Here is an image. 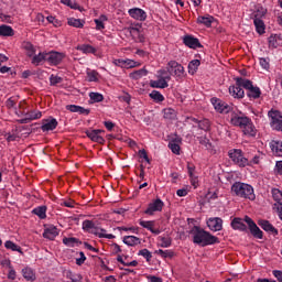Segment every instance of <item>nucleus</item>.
I'll list each match as a JSON object with an SVG mask.
<instances>
[{
    "label": "nucleus",
    "mask_w": 282,
    "mask_h": 282,
    "mask_svg": "<svg viewBox=\"0 0 282 282\" xmlns=\"http://www.w3.org/2000/svg\"><path fill=\"white\" fill-rule=\"evenodd\" d=\"M230 124L232 127H239L242 129L245 135L249 138H254L257 135V128L252 123V119L243 115L241 111H231L230 112Z\"/></svg>",
    "instance_id": "obj_1"
},
{
    "label": "nucleus",
    "mask_w": 282,
    "mask_h": 282,
    "mask_svg": "<svg viewBox=\"0 0 282 282\" xmlns=\"http://www.w3.org/2000/svg\"><path fill=\"white\" fill-rule=\"evenodd\" d=\"M189 235L193 237V243L205 248V246H215V243H219V238L213 236L210 232L202 229L198 226H194Z\"/></svg>",
    "instance_id": "obj_2"
},
{
    "label": "nucleus",
    "mask_w": 282,
    "mask_h": 282,
    "mask_svg": "<svg viewBox=\"0 0 282 282\" xmlns=\"http://www.w3.org/2000/svg\"><path fill=\"white\" fill-rule=\"evenodd\" d=\"M231 193L236 195V197H242V199H250V202H254V188L250 184L236 182L231 186Z\"/></svg>",
    "instance_id": "obj_3"
},
{
    "label": "nucleus",
    "mask_w": 282,
    "mask_h": 282,
    "mask_svg": "<svg viewBox=\"0 0 282 282\" xmlns=\"http://www.w3.org/2000/svg\"><path fill=\"white\" fill-rule=\"evenodd\" d=\"M82 226L83 230L96 235L97 237H99V239H115L116 237L112 234H107V230L105 229L97 228L94 221L91 220H84Z\"/></svg>",
    "instance_id": "obj_4"
},
{
    "label": "nucleus",
    "mask_w": 282,
    "mask_h": 282,
    "mask_svg": "<svg viewBox=\"0 0 282 282\" xmlns=\"http://www.w3.org/2000/svg\"><path fill=\"white\" fill-rule=\"evenodd\" d=\"M236 80L238 85H242L243 89H247V96L250 98V100H257V98H261V88L252 85V82L241 77H237Z\"/></svg>",
    "instance_id": "obj_5"
},
{
    "label": "nucleus",
    "mask_w": 282,
    "mask_h": 282,
    "mask_svg": "<svg viewBox=\"0 0 282 282\" xmlns=\"http://www.w3.org/2000/svg\"><path fill=\"white\" fill-rule=\"evenodd\" d=\"M167 72L171 74V76H174L176 80H182L185 75L184 66L182 64L175 62V61H170L167 63Z\"/></svg>",
    "instance_id": "obj_6"
},
{
    "label": "nucleus",
    "mask_w": 282,
    "mask_h": 282,
    "mask_svg": "<svg viewBox=\"0 0 282 282\" xmlns=\"http://www.w3.org/2000/svg\"><path fill=\"white\" fill-rule=\"evenodd\" d=\"M229 158L232 160L235 164L238 166H248L250 162L246 156H243V152L241 150H232L229 152Z\"/></svg>",
    "instance_id": "obj_7"
},
{
    "label": "nucleus",
    "mask_w": 282,
    "mask_h": 282,
    "mask_svg": "<svg viewBox=\"0 0 282 282\" xmlns=\"http://www.w3.org/2000/svg\"><path fill=\"white\" fill-rule=\"evenodd\" d=\"M210 102L218 113H230L231 108L228 104H226V101H223L217 97H214L210 99Z\"/></svg>",
    "instance_id": "obj_8"
},
{
    "label": "nucleus",
    "mask_w": 282,
    "mask_h": 282,
    "mask_svg": "<svg viewBox=\"0 0 282 282\" xmlns=\"http://www.w3.org/2000/svg\"><path fill=\"white\" fill-rule=\"evenodd\" d=\"M162 208H164V202H162L160 198H156L148 205L144 214L153 216L155 213H162Z\"/></svg>",
    "instance_id": "obj_9"
},
{
    "label": "nucleus",
    "mask_w": 282,
    "mask_h": 282,
    "mask_svg": "<svg viewBox=\"0 0 282 282\" xmlns=\"http://www.w3.org/2000/svg\"><path fill=\"white\" fill-rule=\"evenodd\" d=\"M63 58H65V54L61 52H46V63L50 65H61L63 63Z\"/></svg>",
    "instance_id": "obj_10"
},
{
    "label": "nucleus",
    "mask_w": 282,
    "mask_h": 282,
    "mask_svg": "<svg viewBox=\"0 0 282 282\" xmlns=\"http://www.w3.org/2000/svg\"><path fill=\"white\" fill-rule=\"evenodd\" d=\"M245 223L248 225L251 235L256 237V239H263V231L252 221V218L246 216Z\"/></svg>",
    "instance_id": "obj_11"
},
{
    "label": "nucleus",
    "mask_w": 282,
    "mask_h": 282,
    "mask_svg": "<svg viewBox=\"0 0 282 282\" xmlns=\"http://www.w3.org/2000/svg\"><path fill=\"white\" fill-rule=\"evenodd\" d=\"M207 227L212 232H219L224 228V219L220 217H213L207 219Z\"/></svg>",
    "instance_id": "obj_12"
},
{
    "label": "nucleus",
    "mask_w": 282,
    "mask_h": 282,
    "mask_svg": "<svg viewBox=\"0 0 282 282\" xmlns=\"http://www.w3.org/2000/svg\"><path fill=\"white\" fill-rule=\"evenodd\" d=\"M169 80H171V75L159 77L155 80H150V87L153 89H166L169 87Z\"/></svg>",
    "instance_id": "obj_13"
},
{
    "label": "nucleus",
    "mask_w": 282,
    "mask_h": 282,
    "mask_svg": "<svg viewBox=\"0 0 282 282\" xmlns=\"http://www.w3.org/2000/svg\"><path fill=\"white\" fill-rule=\"evenodd\" d=\"M43 117V112L39 110H31L25 115V118L19 119L18 122L20 124H28V122H32V120H39Z\"/></svg>",
    "instance_id": "obj_14"
},
{
    "label": "nucleus",
    "mask_w": 282,
    "mask_h": 282,
    "mask_svg": "<svg viewBox=\"0 0 282 282\" xmlns=\"http://www.w3.org/2000/svg\"><path fill=\"white\" fill-rule=\"evenodd\" d=\"M243 85H239V83L236 79V85L229 87V94L232 96V98H237L238 100H241L246 96V91H243Z\"/></svg>",
    "instance_id": "obj_15"
},
{
    "label": "nucleus",
    "mask_w": 282,
    "mask_h": 282,
    "mask_svg": "<svg viewBox=\"0 0 282 282\" xmlns=\"http://www.w3.org/2000/svg\"><path fill=\"white\" fill-rule=\"evenodd\" d=\"M128 13L135 21H147V11L140 8L129 9Z\"/></svg>",
    "instance_id": "obj_16"
},
{
    "label": "nucleus",
    "mask_w": 282,
    "mask_h": 282,
    "mask_svg": "<svg viewBox=\"0 0 282 282\" xmlns=\"http://www.w3.org/2000/svg\"><path fill=\"white\" fill-rule=\"evenodd\" d=\"M258 225L260 226V228H262V230L269 232V235H273V237H276V235H279V229L274 228V226L268 220H259Z\"/></svg>",
    "instance_id": "obj_17"
},
{
    "label": "nucleus",
    "mask_w": 282,
    "mask_h": 282,
    "mask_svg": "<svg viewBox=\"0 0 282 282\" xmlns=\"http://www.w3.org/2000/svg\"><path fill=\"white\" fill-rule=\"evenodd\" d=\"M139 224L145 230H150L152 235H160L162 232L160 228H155V220H140Z\"/></svg>",
    "instance_id": "obj_18"
},
{
    "label": "nucleus",
    "mask_w": 282,
    "mask_h": 282,
    "mask_svg": "<svg viewBox=\"0 0 282 282\" xmlns=\"http://www.w3.org/2000/svg\"><path fill=\"white\" fill-rule=\"evenodd\" d=\"M183 43L187 47H191V50H197V47H202V43H199V40L196 37H193V35L184 36Z\"/></svg>",
    "instance_id": "obj_19"
},
{
    "label": "nucleus",
    "mask_w": 282,
    "mask_h": 282,
    "mask_svg": "<svg viewBox=\"0 0 282 282\" xmlns=\"http://www.w3.org/2000/svg\"><path fill=\"white\" fill-rule=\"evenodd\" d=\"M101 133H105V131H102V130H89V131L86 132V135L93 142H98L99 144H102V142H105V139L100 135Z\"/></svg>",
    "instance_id": "obj_20"
},
{
    "label": "nucleus",
    "mask_w": 282,
    "mask_h": 282,
    "mask_svg": "<svg viewBox=\"0 0 282 282\" xmlns=\"http://www.w3.org/2000/svg\"><path fill=\"white\" fill-rule=\"evenodd\" d=\"M58 127V121L54 118H48L46 120H43V124L41 127L42 131H54Z\"/></svg>",
    "instance_id": "obj_21"
},
{
    "label": "nucleus",
    "mask_w": 282,
    "mask_h": 282,
    "mask_svg": "<svg viewBox=\"0 0 282 282\" xmlns=\"http://www.w3.org/2000/svg\"><path fill=\"white\" fill-rule=\"evenodd\" d=\"M180 144H182V138L175 137L169 142V149L174 153L175 155H180Z\"/></svg>",
    "instance_id": "obj_22"
},
{
    "label": "nucleus",
    "mask_w": 282,
    "mask_h": 282,
    "mask_svg": "<svg viewBox=\"0 0 282 282\" xmlns=\"http://www.w3.org/2000/svg\"><path fill=\"white\" fill-rule=\"evenodd\" d=\"M45 62H47V52H40L39 54H35L31 59L32 65L35 67L43 65Z\"/></svg>",
    "instance_id": "obj_23"
},
{
    "label": "nucleus",
    "mask_w": 282,
    "mask_h": 282,
    "mask_svg": "<svg viewBox=\"0 0 282 282\" xmlns=\"http://www.w3.org/2000/svg\"><path fill=\"white\" fill-rule=\"evenodd\" d=\"M44 239H50V241H54L56 237H58V228L55 226L47 227L43 232Z\"/></svg>",
    "instance_id": "obj_24"
},
{
    "label": "nucleus",
    "mask_w": 282,
    "mask_h": 282,
    "mask_svg": "<svg viewBox=\"0 0 282 282\" xmlns=\"http://www.w3.org/2000/svg\"><path fill=\"white\" fill-rule=\"evenodd\" d=\"M76 50L83 54H96L98 52V48L90 44H79Z\"/></svg>",
    "instance_id": "obj_25"
},
{
    "label": "nucleus",
    "mask_w": 282,
    "mask_h": 282,
    "mask_svg": "<svg viewBox=\"0 0 282 282\" xmlns=\"http://www.w3.org/2000/svg\"><path fill=\"white\" fill-rule=\"evenodd\" d=\"M270 149L274 155L278 158H282V142L278 140H273L270 142Z\"/></svg>",
    "instance_id": "obj_26"
},
{
    "label": "nucleus",
    "mask_w": 282,
    "mask_h": 282,
    "mask_svg": "<svg viewBox=\"0 0 282 282\" xmlns=\"http://www.w3.org/2000/svg\"><path fill=\"white\" fill-rule=\"evenodd\" d=\"M243 221H246V218L245 219H241L238 217L234 218L231 220V228L234 230H240L243 232L245 230H247L246 224H243Z\"/></svg>",
    "instance_id": "obj_27"
},
{
    "label": "nucleus",
    "mask_w": 282,
    "mask_h": 282,
    "mask_svg": "<svg viewBox=\"0 0 282 282\" xmlns=\"http://www.w3.org/2000/svg\"><path fill=\"white\" fill-rule=\"evenodd\" d=\"M22 47L29 58H33V56L36 54V46L30 42H23Z\"/></svg>",
    "instance_id": "obj_28"
},
{
    "label": "nucleus",
    "mask_w": 282,
    "mask_h": 282,
    "mask_svg": "<svg viewBox=\"0 0 282 282\" xmlns=\"http://www.w3.org/2000/svg\"><path fill=\"white\" fill-rule=\"evenodd\" d=\"M22 276L25 279V281H36V274L34 273V270L30 267H25L22 269Z\"/></svg>",
    "instance_id": "obj_29"
},
{
    "label": "nucleus",
    "mask_w": 282,
    "mask_h": 282,
    "mask_svg": "<svg viewBox=\"0 0 282 282\" xmlns=\"http://www.w3.org/2000/svg\"><path fill=\"white\" fill-rule=\"evenodd\" d=\"M123 243H126V246H140V243H142V240L135 236H126L123 237Z\"/></svg>",
    "instance_id": "obj_30"
},
{
    "label": "nucleus",
    "mask_w": 282,
    "mask_h": 282,
    "mask_svg": "<svg viewBox=\"0 0 282 282\" xmlns=\"http://www.w3.org/2000/svg\"><path fill=\"white\" fill-rule=\"evenodd\" d=\"M213 21H215V18L212 15H204L197 18V23H200V25H205L206 28H210L213 25Z\"/></svg>",
    "instance_id": "obj_31"
},
{
    "label": "nucleus",
    "mask_w": 282,
    "mask_h": 282,
    "mask_svg": "<svg viewBox=\"0 0 282 282\" xmlns=\"http://www.w3.org/2000/svg\"><path fill=\"white\" fill-rule=\"evenodd\" d=\"M253 23L258 34H265V23L263 22V19H253Z\"/></svg>",
    "instance_id": "obj_32"
},
{
    "label": "nucleus",
    "mask_w": 282,
    "mask_h": 282,
    "mask_svg": "<svg viewBox=\"0 0 282 282\" xmlns=\"http://www.w3.org/2000/svg\"><path fill=\"white\" fill-rule=\"evenodd\" d=\"M0 36H14V30L12 26L2 24L0 25Z\"/></svg>",
    "instance_id": "obj_33"
},
{
    "label": "nucleus",
    "mask_w": 282,
    "mask_h": 282,
    "mask_svg": "<svg viewBox=\"0 0 282 282\" xmlns=\"http://www.w3.org/2000/svg\"><path fill=\"white\" fill-rule=\"evenodd\" d=\"M67 23L68 25H70V28H79V29L85 28V21L80 19L68 18Z\"/></svg>",
    "instance_id": "obj_34"
},
{
    "label": "nucleus",
    "mask_w": 282,
    "mask_h": 282,
    "mask_svg": "<svg viewBox=\"0 0 282 282\" xmlns=\"http://www.w3.org/2000/svg\"><path fill=\"white\" fill-rule=\"evenodd\" d=\"M33 215L39 216L40 219H45L47 217V207L40 206L33 209Z\"/></svg>",
    "instance_id": "obj_35"
},
{
    "label": "nucleus",
    "mask_w": 282,
    "mask_h": 282,
    "mask_svg": "<svg viewBox=\"0 0 282 282\" xmlns=\"http://www.w3.org/2000/svg\"><path fill=\"white\" fill-rule=\"evenodd\" d=\"M192 120L193 122H196V124H198V128L202 129L203 131H208L210 129V121L208 119H204L199 121L193 118Z\"/></svg>",
    "instance_id": "obj_36"
},
{
    "label": "nucleus",
    "mask_w": 282,
    "mask_h": 282,
    "mask_svg": "<svg viewBox=\"0 0 282 282\" xmlns=\"http://www.w3.org/2000/svg\"><path fill=\"white\" fill-rule=\"evenodd\" d=\"M4 248H7V250H12V252H20V254H23V250H21V247H19L11 240L4 242Z\"/></svg>",
    "instance_id": "obj_37"
},
{
    "label": "nucleus",
    "mask_w": 282,
    "mask_h": 282,
    "mask_svg": "<svg viewBox=\"0 0 282 282\" xmlns=\"http://www.w3.org/2000/svg\"><path fill=\"white\" fill-rule=\"evenodd\" d=\"M199 65H202V62H199V59L191 61L188 64V74L193 76V74H195L199 68Z\"/></svg>",
    "instance_id": "obj_38"
},
{
    "label": "nucleus",
    "mask_w": 282,
    "mask_h": 282,
    "mask_svg": "<svg viewBox=\"0 0 282 282\" xmlns=\"http://www.w3.org/2000/svg\"><path fill=\"white\" fill-rule=\"evenodd\" d=\"M147 74H149V72L145 68H141L139 70H134L133 73H130V78H133L134 80H139V78L147 76Z\"/></svg>",
    "instance_id": "obj_39"
},
{
    "label": "nucleus",
    "mask_w": 282,
    "mask_h": 282,
    "mask_svg": "<svg viewBox=\"0 0 282 282\" xmlns=\"http://www.w3.org/2000/svg\"><path fill=\"white\" fill-rule=\"evenodd\" d=\"M268 116L271 119V122H276L282 119V112L279 110H270Z\"/></svg>",
    "instance_id": "obj_40"
},
{
    "label": "nucleus",
    "mask_w": 282,
    "mask_h": 282,
    "mask_svg": "<svg viewBox=\"0 0 282 282\" xmlns=\"http://www.w3.org/2000/svg\"><path fill=\"white\" fill-rule=\"evenodd\" d=\"M63 243L68 248H74L75 246H78L79 241L77 238L69 237V238H63Z\"/></svg>",
    "instance_id": "obj_41"
},
{
    "label": "nucleus",
    "mask_w": 282,
    "mask_h": 282,
    "mask_svg": "<svg viewBox=\"0 0 282 282\" xmlns=\"http://www.w3.org/2000/svg\"><path fill=\"white\" fill-rule=\"evenodd\" d=\"M272 197L274 199V202H276V204H279V206H282V192L279 188H273L272 189Z\"/></svg>",
    "instance_id": "obj_42"
},
{
    "label": "nucleus",
    "mask_w": 282,
    "mask_h": 282,
    "mask_svg": "<svg viewBox=\"0 0 282 282\" xmlns=\"http://www.w3.org/2000/svg\"><path fill=\"white\" fill-rule=\"evenodd\" d=\"M150 98H152V100L155 102H164V95L158 90L150 93Z\"/></svg>",
    "instance_id": "obj_43"
},
{
    "label": "nucleus",
    "mask_w": 282,
    "mask_h": 282,
    "mask_svg": "<svg viewBox=\"0 0 282 282\" xmlns=\"http://www.w3.org/2000/svg\"><path fill=\"white\" fill-rule=\"evenodd\" d=\"M199 144L204 147L207 151H213V143H210V140L206 137L199 138Z\"/></svg>",
    "instance_id": "obj_44"
},
{
    "label": "nucleus",
    "mask_w": 282,
    "mask_h": 282,
    "mask_svg": "<svg viewBox=\"0 0 282 282\" xmlns=\"http://www.w3.org/2000/svg\"><path fill=\"white\" fill-rule=\"evenodd\" d=\"M159 241L161 248H170L172 243L171 237H159Z\"/></svg>",
    "instance_id": "obj_45"
},
{
    "label": "nucleus",
    "mask_w": 282,
    "mask_h": 282,
    "mask_svg": "<svg viewBox=\"0 0 282 282\" xmlns=\"http://www.w3.org/2000/svg\"><path fill=\"white\" fill-rule=\"evenodd\" d=\"M99 76H100V74H98V72H96V70L87 72V78H88L89 83H98Z\"/></svg>",
    "instance_id": "obj_46"
},
{
    "label": "nucleus",
    "mask_w": 282,
    "mask_h": 282,
    "mask_svg": "<svg viewBox=\"0 0 282 282\" xmlns=\"http://www.w3.org/2000/svg\"><path fill=\"white\" fill-rule=\"evenodd\" d=\"M89 98L93 102H102L105 100V97L100 93H90Z\"/></svg>",
    "instance_id": "obj_47"
},
{
    "label": "nucleus",
    "mask_w": 282,
    "mask_h": 282,
    "mask_svg": "<svg viewBox=\"0 0 282 282\" xmlns=\"http://www.w3.org/2000/svg\"><path fill=\"white\" fill-rule=\"evenodd\" d=\"M61 3H63V6H67L72 10H79V8H80V6H78V3H76L72 0H61Z\"/></svg>",
    "instance_id": "obj_48"
},
{
    "label": "nucleus",
    "mask_w": 282,
    "mask_h": 282,
    "mask_svg": "<svg viewBox=\"0 0 282 282\" xmlns=\"http://www.w3.org/2000/svg\"><path fill=\"white\" fill-rule=\"evenodd\" d=\"M265 14H268V10L260 7L254 12V19H263V17H265Z\"/></svg>",
    "instance_id": "obj_49"
},
{
    "label": "nucleus",
    "mask_w": 282,
    "mask_h": 282,
    "mask_svg": "<svg viewBox=\"0 0 282 282\" xmlns=\"http://www.w3.org/2000/svg\"><path fill=\"white\" fill-rule=\"evenodd\" d=\"M118 230L120 232H132V235H138V228L137 227H118Z\"/></svg>",
    "instance_id": "obj_50"
},
{
    "label": "nucleus",
    "mask_w": 282,
    "mask_h": 282,
    "mask_svg": "<svg viewBox=\"0 0 282 282\" xmlns=\"http://www.w3.org/2000/svg\"><path fill=\"white\" fill-rule=\"evenodd\" d=\"M18 100L19 99L17 97H11V98L7 99L6 105H7L8 109H14V107H17Z\"/></svg>",
    "instance_id": "obj_51"
},
{
    "label": "nucleus",
    "mask_w": 282,
    "mask_h": 282,
    "mask_svg": "<svg viewBox=\"0 0 282 282\" xmlns=\"http://www.w3.org/2000/svg\"><path fill=\"white\" fill-rule=\"evenodd\" d=\"M139 256L140 257H143L147 261H151L152 259V254H151V251H149V249H142L139 251Z\"/></svg>",
    "instance_id": "obj_52"
},
{
    "label": "nucleus",
    "mask_w": 282,
    "mask_h": 282,
    "mask_svg": "<svg viewBox=\"0 0 282 282\" xmlns=\"http://www.w3.org/2000/svg\"><path fill=\"white\" fill-rule=\"evenodd\" d=\"M10 270L8 273V279H10L11 281H14V279H17V271L14 270V268H12V265L10 264V262L8 263Z\"/></svg>",
    "instance_id": "obj_53"
},
{
    "label": "nucleus",
    "mask_w": 282,
    "mask_h": 282,
    "mask_svg": "<svg viewBox=\"0 0 282 282\" xmlns=\"http://www.w3.org/2000/svg\"><path fill=\"white\" fill-rule=\"evenodd\" d=\"M50 83L51 85H58L59 83H63V78L55 75H51Z\"/></svg>",
    "instance_id": "obj_54"
},
{
    "label": "nucleus",
    "mask_w": 282,
    "mask_h": 282,
    "mask_svg": "<svg viewBox=\"0 0 282 282\" xmlns=\"http://www.w3.org/2000/svg\"><path fill=\"white\" fill-rule=\"evenodd\" d=\"M87 261V257H85V252L80 251L79 252V258L76 259V264L77 265H83Z\"/></svg>",
    "instance_id": "obj_55"
},
{
    "label": "nucleus",
    "mask_w": 282,
    "mask_h": 282,
    "mask_svg": "<svg viewBox=\"0 0 282 282\" xmlns=\"http://www.w3.org/2000/svg\"><path fill=\"white\" fill-rule=\"evenodd\" d=\"M271 127L275 131H282V119H280V120H278L275 122H271Z\"/></svg>",
    "instance_id": "obj_56"
},
{
    "label": "nucleus",
    "mask_w": 282,
    "mask_h": 282,
    "mask_svg": "<svg viewBox=\"0 0 282 282\" xmlns=\"http://www.w3.org/2000/svg\"><path fill=\"white\" fill-rule=\"evenodd\" d=\"M187 173L189 177H193V175H195V165H193L192 163H187Z\"/></svg>",
    "instance_id": "obj_57"
},
{
    "label": "nucleus",
    "mask_w": 282,
    "mask_h": 282,
    "mask_svg": "<svg viewBox=\"0 0 282 282\" xmlns=\"http://www.w3.org/2000/svg\"><path fill=\"white\" fill-rule=\"evenodd\" d=\"M79 107H80V106L68 105V106H66V109H67L68 111H72V113H78Z\"/></svg>",
    "instance_id": "obj_58"
},
{
    "label": "nucleus",
    "mask_w": 282,
    "mask_h": 282,
    "mask_svg": "<svg viewBox=\"0 0 282 282\" xmlns=\"http://www.w3.org/2000/svg\"><path fill=\"white\" fill-rule=\"evenodd\" d=\"M176 195H177L178 197H186V196L188 195V189H186V188L177 189V191H176Z\"/></svg>",
    "instance_id": "obj_59"
},
{
    "label": "nucleus",
    "mask_w": 282,
    "mask_h": 282,
    "mask_svg": "<svg viewBox=\"0 0 282 282\" xmlns=\"http://www.w3.org/2000/svg\"><path fill=\"white\" fill-rule=\"evenodd\" d=\"M274 171H275V173H276L278 175H282V161H278V162L275 163V169H274Z\"/></svg>",
    "instance_id": "obj_60"
},
{
    "label": "nucleus",
    "mask_w": 282,
    "mask_h": 282,
    "mask_svg": "<svg viewBox=\"0 0 282 282\" xmlns=\"http://www.w3.org/2000/svg\"><path fill=\"white\" fill-rule=\"evenodd\" d=\"M156 254H160L161 257L166 258V257H171V251L159 249L156 250Z\"/></svg>",
    "instance_id": "obj_61"
},
{
    "label": "nucleus",
    "mask_w": 282,
    "mask_h": 282,
    "mask_svg": "<svg viewBox=\"0 0 282 282\" xmlns=\"http://www.w3.org/2000/svg\"><path fill=\"white\" fill-rule=\"evenodd\" d=\"M96 23V30H105V23L99 21L98 19H95Z\"/></svg>",
    "instance_id": "obj_62"
},
{
    "label": "nucleus",
    "mask_w": 282,
    "mask_h": 282,
    "mask_svg": "<svg viewBox=\"0 0 282 282\" xmlns=\"http://www.w3.org/2000/svg\"><path fill=\"white\" fill-rule=\"evenodd\" d=\"M147 279L149 282H162L161 278H158L155 275H148Z\"/></svg>",
    "instance_id": "obj_63"
},
{
    "label": "nucleus",
    "mask_w": 282,
    "mask_h": 282,
    "mask_svg": "<svg viewBox=\"0 0 282 282\" xmlns=\"http://www.w3.org/2000/svg\"><path fill=\"white\" fill-rule=\"evenodd\" d=\"M273 276H275V279H278L279 282H282V271L274 270Z\"/></svg>",
    "instance_id": "obj_64"
}]
</instances>
